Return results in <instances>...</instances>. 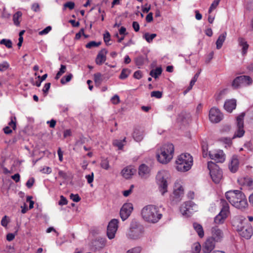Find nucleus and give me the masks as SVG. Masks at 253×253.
Masks as SVG:
<instances>
[{
	"label": "nucleus",
	"mask_w": 253,
	"mask_h": 253,
	"mask_svg": "<svg viewBox=\"0 0 253 253\" xmlns=\"http://www.w3.org/2000/svg\"><path fill=\"white\" fill-rule=\"evenodd\" d=\"M225 197L228 202L236 208L243 209L248 206L245 195L239 190L228 191L225 193Z\"/></svg>",
	"instance_id": "nucleus-1"
},
{
	"label": "nucleus",
	"mask_w": 253,
	"mask_h": 253,
	"mask_svg": "<svg viewBox=\"0 0 253 253\" xmlns=\"http://www.w3.org/2000/svg\"><path fill=\"white\" fill-rule=\"evenodd\" d=\"M141 213L143 219L145 221L152 223H157L162 216V214L160 212L159 208L152 205L145 206L142 209Z\"/></svg>",
	"instance_id": "nucleus-2"
},
{
	"label": "nucleus",
	"mask_w": 253,
	"mask_h": 253,
	"mask_svg": "<svg viewBox=\"0 0 253 253\" xmlns=\"http://www.w3.org/2000/svg\"><path fill=\"white\" fill-rule=\"evenodd\" d=\"M174 150V146L172 144L168 143L163 145L157 154L158 161L162 164L169 163L173 158Z\"/></svg>",
	"instance_id": "nucleus-3"
},
{
	"label": "nucleus",
	"mask_w": 253,
	"mask_h": 253,
	"mask_svg": "<svg viewBox=\"0 0 253 253\" xmlns=\"http://www.w3.org/2000/svg\"><path fill=\"white\" fill-rule=\"evenodd\" d=\"M176 164L178 171H187L191 169L193 165V158L188 153L182 154L178 157Z\"/></svg>",
	"instance_id": "nucleus-4"
},
{
	"label": "nucleus",
	"mask_w": 253,
	"mask_h": 253,
	"mask_svg": "<svg viewBox=\"0 0 253 253\" xmlns=\"http://www.w3.org/2000/svg\"><path fill=\"white\" fill-rule=\"evenodd\" d=\"M143 232V226L139 222L133 220L130 223L127 236L130 239H137L142 236Z\"/></svg>",
	"instance_id": "nucleus-5"
},
{
	"label": "nucleus",
	"mask_w": 253,
	"mask_h": 253,
	"mask_svg": "<svg viewBox=\"0 0 253 253\" xmlns=\"http://www.w3.org/2000/svg\"><path fill=\"white\" fill-rule=\"evenodd\" d=\"M208 168L212 181L215 183H218L222 178V171L219 167L214 163L211 161L208 163Z\"/></svg>",
	"instance_id": "nucleus-6"
},
{
	"label": "nucleus",
	"mask_w": 253,
	"mask_h": 253,
	"mask_svg": "<svg viewBox=\"0 0 253 253\" xmlns=\"http://www.w3.org/2000/svg\"><path fill=\"white\" fill-rule=\"evenodd\" d=\"M220 203L222 209L220 212L214 218V222L216 224H222L227 218L229 213V205L224 199H221Z\"/></svg>",
	"instance_id": "nucleus-7"
},
{
	"label": "nucleus",
	"mask_w": 253,
	"mask_h": 253,
	"mask_svg": "<svg viewBox=\"0 0 253 253\" xmlns=\"http://www.w3.org/2000/svg\"><path fill=\"white\" fill-rule=\"evenodd\" d=\"M168 176L169 174L166 171H159L156 176V179L162 195L167 192L168 181L167 179Z\"/></svg>",
	"instance_id": "nucleus-8"
},
{
	"label": "nucleus",
	"mask_w": 253,
	"mask_h": 253,
	"mask_svg": "<svg viewBox=\"0 0 253 253\" xmlns=\"http://www.w3.org/2000/svg\"><path fill=\"white\" fill-rule=\"evenodd\" d=\"M245 115V113H242L237 117L236 119L237 130L235 132L233 139L236 137H241L244 135L245 133V130H244V117Z\"/></svg>",
	"instance_id": "nucleus-9"
},
{
	"label": "nucleus",
	"mask_w": 253,
	"mask_h": 253,
	"mask_svg": "<svg viewBox=\"0 0 253 253\" xmlns=\"http://www.w3.org/2000/svg\"><path fill=\"white\" fill-rule=\"evenodd\" d=\"M118 220L116 219H113L109 222L107 235L109 239H112L115 237L118 227Z\"/></svg>",
	"instance_id": "nucleus-10"
},
{
	"label": "nucleus",
	"mask_w": 253,
	"mask_h": 253,
	"mask_svg": "<svg viewBox=\"0 0 253 253\" xmlns=\"http://www.w3.org/2000/svg\"><path fill=\"white\" fill-rule=\"evenodd\" d=\"M223 118V115L220 110L216 108L212 107L209 112V119L212 123H217Z\"/></svg>",
	"instance_id": "nucleus-11"
},
{
	"label": "nucleus",
	"mask_w": 253,
	"mask_h": 253,
	"mask_svg": "<svg viewBox=\"0 0 253 253\" xmlns=\"http://www.w3.org/2000/svg\"><path fill=\"white\" fill-rule=\"evenodd\" d=\"M195 205L192 201H187L183 204L180 208V211L183 215L189 216L194 211V207Z\"/></svg>",
	"instance_id": "nucleus-12"
},
{
	"label": "nucleus",
	"mask_w": 253,
	"mask_h": 253,
	"mask_svg": "<svg viewBox=\"0 0 253 253\" xmlns=\"http://www.w3.org/2000/svg\"><path fill=\"white\" fill-rule=\"evenodd\" d=\"M133 210V206L131 203L125 204L120 210V216L122 220L126 219L130 215Z\"/></svg>",
	"instance_id": "nucleus-13"
},
{
	"label": "nucleus",
	"mask_w": 253,
	"mask_h": 253,
	"mask_svg": "<svg viewBox=\"0 0 253 253\" xmlns=\"http://www.w3.org/2000/svg\"><path fill=\"white\" fill-rule=\"evenodd\" d=\"M213 238H208L202 246V251L204 253H210L215 247V243Z\"/></svg>",
	"instance_id": "nucleus-14"
},
{
	"label": "nucleus",
	"mask_w": 253,
	"mask_h": 253,
	"mask_svg": "<svg viewBox=\"0 0 253 253\" xmlns=\"http://www.w3.org/2000/svg\"><path fill=\"white\" fill-rule=\"evenodd\" d=\"M210 158L217 163H223L225 160V155L222 150H217L214 152L211 151L209 153Z\"/></svg>",
	"instance_id": "nucleus-15"
},
{
	"label": "nucleus",
	"mask_w": 253,
	"mask_h": 253,
	"mask_svg": "<svg viewBox=\"0 0 253 253\" xmlns=\"http://www.w3.org/2000/svg\"><path fill=\"white\" fill-rule=\"evenodd\" d=\"M106 245V241L103 238H98L92 241L90 246L93 251L100 250L103 249Z\"/></svg>",
	"instance_id": "nucleus-16"
},
{
	"label": "nucleus",
	"mask_w": 253,
	"mask_h": 253,
	"mask_svg": "<svg viewBox=\"0 0 253 253\" xmlns=\"http://www.w3.org/2000/svg\"><path fill=\"white\" fill-rule=\"evenodd\" d=\"M253 229L250 225L244 226L239 230V234L247 239H250L253 235Z\"/></svg>",
	"instance_id": "nucleus-17"
},
{
	"label": "nucleus",
	"mask_w": 253,
	"mask_h": 253,
	"mask_svg": "<svg viewBox=\"0 0 253 253\" xmlns=\"http://www.w3.org/2000/svg\"><path fill=\"white\" fill-rule=\"evenodd\" d=\"M177 122L182 125H186L191 121V115L189 113L186 112L181 113L177 118Z\"/></svg>",
	"instance_id": "nucleus-18"
},
{
	"label": "nucleus",
	"mask_w": 253,
	"mask_h": 253,
	"mask_svg": "<svg viewBox=\"0 0 253 253\" xmlns=\"http://www.w3.org/2000/svg\"><path fill=\"white\" fill-rule=\"evenodd\" d=\"M107 52L106 49L103 48L98 52L95 59L96 64L101 65L106 61Z\"/></svg>",
	"instance_id": "nucleus-19"
},
{
	"label": "nucleus",
	"mask_w": 253,
	"mask_h": 253,
	"mask_svg": "<svg viewBox=\"0 0 253 253\" xmlns=\"http://www.w3.org/2000/svg\"><path fill=\"white\" fill-rule=\"evenodd\" d=\"M184 194V189L183 187L178 183H175L173 191L174 198L178 200L183 196Z\"/></svg>",
	"instance_id": "nucleus-20"
},
{
	"label": "nucleus",
	"mask_w": 253,
	"mask_h": 253,
	"mask_svg": "<svg viewBox=\"0 0 253 253\" xmlns=\"http://www.w3.org/2000/svg\"><path fill=\"white\" fill-rule=\"evenodd\" d=\"M212 237L214 239V241L216 242L219 241L223 237V233L222 231L217 228V227H213L211 229Z\"/></svg>",
	"instance_id": "nucleus-21"
},
{
	"label": "nucleus",
	"mask_w": 253,
	"mask_h": 253,
	"mask_svg": "<svg viewBox=\"0 0 253 253\" xmlns=\"http://www.w3.org/2000/svg\"><path fill=\"white\" fill-rule=\"evenodd\" d=\"M236 82H240L241 85H249L252 83V80L248 76H241L236 77L234 80V84Z\"/></svg>",
	"instance_id": "nucleus-22"
},
{
	"label": "nucleus",
	"mask_w": 253,
	"mask_h": 253,
	"mask_svg": "<svg viewBox=\"0 0 253 253\" xmlns=\"http://www.w3.org/2000/svg\"><path fill=\"white\" fill-rule=\"evenodd\" d=\"M236 106V100L235 99H229L226 100L224 105V109L229 112H231Z\"/></svg>",
	"instance_id": "nucleus-23"
},
{
	"label": "nucleus",
	"mask_w": 253,
	"mask_h": 253,
	"mask_svg": "<svg viewBox=\"0 0 253 253\" xmlns=\"http://www.w3.org/2000/svg\"><path fill=\"white\" fill-rule=\"evenodd\" d=\"M150 172L149 168L145 164H142L139 168V175L143 178L147 177Z\"/></svg>",
	"instance_id": "nucleus-24"
},
{
	"label": "nucleus",
	"mask_w": 253,
	"mask_h": 253,
	"mask_svg": "<svg viewBox=\"0 0 253 253\" xmlns=\"http://www.w3.org/2000/svg\"><path fill=\"white\" fill-rule=\"evenodd\" d=\"M144 132L142 130L135 128L132 133L134 139L137 142L141 141L143 138Z\"/></svg>",
	"instance_id": "nucleus-25"
},
{
	"label": "nucleus",
	"mask_w": 253,
	"mask_h": 253,
	"mask_svg": "<svg viewBox=\"0 0 253 253\" xmlns=\"http://www.w3.org/2000/svg\"><path fill=\"white\" fill-rule=\"evenodd\" d=\"M136 170L131 167H126L122 171L123 176L126 179L129 178L135 172Z\"/></svg>",
	"instance_id": "nucleus-26"
},
{
	"label": "nucleus",
	"mask_w": 253,
	"mask_h": 253,
	"mask_svg": "<svg viewBox=\"0 0 253 253\" xmlns=\"http://www.w3.org/2000/svg\"><path fill=\"white\" fill-rule=\"evenodd\" d=\"M239 166V161L236 157H233L230 164L229 165V168L232 172L237 171Z\"/></svg>",
	"instance_id": "nucleus-27"
},
{
	"label": "nucleus",
	"mask_w": 253,
	"mask_h": 253,
	"mask_svg": "<svg viewBox=\"0 0 253 253\" xmlns=\"http://www.w3.org/2000/svg\"><path fill=\"white\" fill-rule=\"evenodd\" d=\"M238 42L240 46L242 47V54L243 55L246 54L249 47V44L243 38H239L238 39Z\"/></svg>",
	"instance_id": "nucleus-28"
},
{
	"label": "nucleus",
	"mask_w": 253,
	"mask_h": 253,
	"mask_svg": "<svg viewBox=\"0 0 253 253\" xmlns=\"http://www.w3.org/2000/svg\"><path fill=\"white\" fill-rule=\"evenodd\" d=\"M226 36V32L221 34L216 42V48L219 49L221 48L223 43L224 42Z\"/></svg>",
	"instance_id": "nucleus-29"
},
{
	"label": "nucleus",
	"mask_w": 253,
	"mask_h": 253,
	"mask_svg": "<svg viewBox=\"0 0 253 253\" xmlns=\"http://www.w3.org/2000/svg\"><path fill=\"white\" fill-rule=\"evenodd\" d=\"M193 227L200 237L202 238L204 237V232L201 225L197 223H194Z\"/></svg>",
	"instance_id": "nucleus-30"
},
{
	"label": "nucleus",
	"mask_w": 253,
	"mask_h": 253,
	"mask_svg": "<svg viewBox=\"0 0 253 253\" xmlns=\"http://www.w3.org/2000/svg\"><path fill=\"white\" fill-rule=\"evenodd\" d=\"M241 181L243 184L248 186L249 188L253 189V180L250 177H244L243 179H241Z\"/></svg>",
	"instance_id": "nucleus-31"
},
{
	"label": "nucleus",
	"mask_w": 253,
	"mask_h": 253,
	"mask_svg": "<svg viewBox=\"0 0 253 253\" xmlns=\"http://www.w3.org/2000/svg\"><path fill=\"white\" fill-rule=\"evenodd\" d=\"M162 69L161 67L157 68L155 70H152L150 72V75L156 79L162 74Z\"/></svg>",
	"instance_id": "nucleus-32"
},
{
	"label": "nucleus",
	"mask_w": 253,
	"mask_h": 253,
	"mask_svg": "<svg viewBox=\"0 0 253 253\" xmlns=\"http://www.w3.org/2000/svg\"><path fill=\"white\" fill-rule=\"evenodd\" d=\"M145 60H147V57L140 55L135 58V62L137 66H142L144 64Z\"/></svg>",
	"instance_id": "nucleus-33"
},
{
	"label": "nucleus",
	"mask_w": 253,
	"mask_h": 253,
	"mask_svg": "<svg viewBox=\"0 0 253 253\" xmlns=\"http://www.w3.org/2000/svg\"><path fill=\"white\" fill-rule=\"evenodd\" d=\"M102 75L100 73H97L94 75V81L96 84L100 85L102 81Z\"/></svg>",
	"instance_id": "nucleus-34"
},
{
	"label": "nucleus",
	"mask_w": 253,
	"mask_h": 253,
	"mask_svg": "<svg viewBox=\"0 0 253 253\" xmlns=\"http://www.w3.org/2000/svg\"><path fill=\"white\" fill-rule=\"evenodd\" d=\"M22 16V13L20 11H17L16 12L13 16V20L14 22V23L15 25L18 26L19 25L20 22L19 21L18 19L20 17H21Z\"/></svg>",
	"instance_id": "nucleus-35"
},
{
	"label": "nucleus",
	"mask_w": 253,
	"mask_h": 253,
	"mask_svg": "<svg viewBox=\"0 0 253 253\" xmlns=\"http://www.w3.org/2000/svg\"><path fill=\"white\" fill-rule=\"evenodd\" d=\"M130 73V70L127 68L123 69L121 72L119 78L121 79H126Z\"/></svg>",
	"instance_id": "nucleus-36"
},
{
	"label": "nucleus",
	"mask_w": 253,
	"mask_h": 253,
	"mask_svg": "<svg viewBox=\"0 0 253 253\" xmlns=\"http://www.w3.org/2000/svg\"><path fill=\"white\" fill-rule=\"evenodd\" d=\"M66 67L64 65H61L59 71L56 74L55 79L57 80L66 72Z\"/></svg>",
	"instance_id": "nucleus-37"
},
{
	"label": "nucleus",
	"mask_w": 253,
	"mask_h": 253,
	"mask_svg": "<svg viewBox=\"0 0 253 253\" xmlns=\"http://www.w3.org/2000/svg\"><path fill=\"white\" fill-rule=\"evenodd\" d=\"M156 36L157 35L156 34L150 35L148 33H146L144 35V38L148 42H151Z\"/></svg>",
	"instance_id": "nucleus-38"
},
{
	"label": "nucleus",
	"mask_w": 253,
	"mask_h": 253,
	"mask_svg": "<svg viewBox=\"0 0 253 253\" xmlns=\"http://www.w3.org/2000/svg\"><path fill=\"white\" fill-rule=\"evenodd\" d=\"M100 166L105 169H108L110 168L109 162L107 159H103L101 160Z\"/></svg>",
	"instance_id": "nucleus-39"
},
{
	"label": "nucleus",
	"mask_w": 253,
	"mask_h": 253,
	"mask_svg": "<svg viewBox=\"0 0 253 253\" xmlns=\"http://www.w3.org/2000/svg\"><path fill=\"white\" fill-rule=\"evenodd\" d=\"M101 43V42H96L95 41H91L86 44L85 47L87 48H91L93 47H97L99 46Z\"/></svg>",
	"instance_id": "nucleus-40"
},
{
	"label": "nucleus",
	"mask_w": 253,
	"mask_h": 253,
	"mask_svg": "<svg viewBox=\"0 0 253 253\" xmlns=\"http://www.w3.org/2000/svg\"><path fill=\"white\" fill-rule=\"evenodd\" d=\"M1 44L5 45L7 48H11L12 46V42L10 40L2 39L0 41Z\"/></svg>",
	"instance_id": "nucleus-41"
},
{
	"label": "nucleus",
	"mask_w": 253,
	"mask_h": 253,
	"mask_svg": "<svg viewBox=\"0 0 253 253\" xmlns=\"http://www.w3.org/2000/svg\"><path fill=\"white\" fill-rule=\"evenodd\" d=\"M110 37V34L108 31H106V32L103 35L104 41L107 45H109L111 44L110 43H109V42L111 40Z\"/></svg>",
	"instance_id": "nucleus-42"
},
{
	"label": "nucleus",
	"mask_w": 253,
	"mask_h": 253,
	"mask_svg": "<svg viewBox=\"0 0 253 253\" xmlns=\"http://www.w3.org/2000/svg\"><path fill=\"white\" fill-rule=\"evenodd\" d=\"M73 76L72 74H69L66 77H63L60 81V82L62 84H64L66 83L70 82Z\"/></svg>",
	"instance_id": "nucleus-43"
},
{
	"label": "nucleus",
	"mask_w": 253,
	"mask_h": 253,
	"mask_svg": "<svg viewBox=\"0 0 253 253\" xmlns=\"http://www.w3.org/2000/svg\"><path fill=\"white\" fill-rule=\"evenodd\" d=\"M202 152H203V156L205 158L208 156V146L206 143H203L202 144Z\"/></svg>",
	"instance_id": "nucleus-44"
},
{
	"label": "nucleus",
	"mask_w": 253,
	"mask_h": 253,
	"mask_svg": "<svg viewBox=\"0 0 253 253\" xmlns=\"http://www.w3.org/2000/svg\"><path fill=\"white\" fill-rule=\"evenodd\" d=\"M220 0H214V1L211 4L209 9V13H211V11L216 8V7L218 5L219 1Z\"/></svg>",
	"instance_id": "nucleus-45"
},
{
	"label": "nucleus",
	"mask_w": 253,
	"mask_h": 253,
	"mask_svg": "<svg viewBox=\"0 0 253 253\" xmlns=\"http://www.w3.org/2000/svg\"><path fill=\"white\" fill-rule=\"evenodd\" d=\"M201 250V246L199 243L194 244L193 253H199Z\"/></svg>",
	"instance_id": "nucleus-46"
},
{
	"label": "nucleus",
	"mask_w": 253,
	"mask_h": 253,
	"mask_svg": "<svg viewBox=\"0 0 253 253\" xmlns=\"http://www.w3.org/2000/svg\"><path fill=\"white\" fill-rule=\"evenodd\" d=\"M9 222L10 220L8 219V217L7 215H4L1 220V225L6 227Z\"/></svg>",
	"instance_id": "nucleus-47"
},
{
	"label": "nucleus",
	"mask_w": 253,
	"mask_h": 253,
	"mask_svg": "<svg viewBox=\"0 0 253 253\" xmlns=\"http://www.w3.org/2000/svg\"><path fill=\"white\" fill-rule=\"evenodd\" d=\"M151 97L157 98H161L162 97V92L160 91H153L151 93Z\"/></svg>",
	"instance_id": "nucleus-48"
},
{
	"label": "nucleus",
	"mask_w": 253,
	"mask_h": 253,
	"mask_svg": "<svg viewBox=\"0 0 253 253\" xmlns=\"http://www.w3.org/2000/svg\"><path fill=\"white\" fill-rule=\"evenodd\" d=\"M70 198L75 202H78L81 199L78 194H71Z\"/></svg>",
	"instance_id": "nucleus-49"
},
{
	"label": "nucleus",
	"mask_w": 253,
	"mask_h": 253,
	"mask_svg": "<svg viewBox=\"0 0 253 253\" xmlns=\"http://www.w3.org/2000/svg\"><path fill=\"white\" fill-rule=\"evenodd\" d=\"M219 140L228 145H230L232 144V140L230 138L223 137L220 138Z\"/></svg>",
	"instance_id": "nucleus-50"
},
{
	"label": "nucleus",
	"mask_w": 253,
	"mask_h": 253,
	"mask_svg": "<svg viewBox=\"0 0 253 253\" xmlns=\"http://www.w3.org/2000/svg\"><path fill=\"white\" fill-rule=\"evenodd\" d=\"M9 67V64L7 62H3L0 64V71L1 72L5 71Z\"/></svg>",
	"instance_id": "nucleus-51"
},
{
	"label": "nucleus",
	"mask_w": 253,
	"mask_h": 253,
	"mask_svg": "<svg viewBox=\"0 0 253 253\" xmlns=\"http://www.w3.org/2000/svg\"><path fill=\"white\" fill-rule=\"evenodd\" d=\"M113 145L119 148V149H122L123 147L124 144L122 141L115 140L113 141Z\"/></svg>",
	"instance_id": "nucleus-52"
},
{
	"label": "nucleus",
	"mask_w": 253,
	"mask_h": 253,
	"mask_svg": "<svg viewBox=\"0 0 253 253\" xmlns=\"http://www.w3.org/2000/svg\"><path fill=\"white\" fill-rule=\"evenodd\" d=\"M68 203L67 199L63 196H60V200L58 202V204L60 206L66 205Z\"/></svg>",
	"instance_id": "nucleus-53"
},
{
	"label": "nucleus",
	"mask_w": 253,
	"mask_h": 253,
	"mask_svg": "<svg viewBox=\"0 0 253 253\" xmlns=\"http://www.w3.org/2000/svg\"><path fill=\"white\" fill-rule=\"evenodd\" d=\"M141 248L140 247H135L128 250L126 253H140Z\"/></svg>",
	"instance_id": "nucleus-54"
},
{
	"label": "nucleus",
	"mask_w": 253,
	"mask_h": 253,
	"mask_svg": "<svg viewBox=\"0 0 253 253\" xmlns=\"http://www.w3.org/2000/svg\"><path fill=\"white\" fill-rule=\"evenodd\" d=\"M64 7L69 8L70 10L74 9L75 7V3L72 1H68L64 4Z\"/></svg>",
	"instance_id": "nucleus-55"
},
{
	"label": "nucleus",
	"mask_w": 253,
	"mask_h": 253,
	"mask_svg": "<svg viewBox=\"0 0 253 253\" xmlns=\"http://www.w3.org/2000/svg\"><path fill=\"white\" fill-rule=\"evenodd\" d=\"M58 175L60 176V177L62 178L64 180L67 179L69 177L68 174L62 170L59 171Z\"/></svg>",
	"instance_id": "nucleus-56"
},
{
	"label": "nucleus",
	"mask_w": 253,
	"mask_h": 253,
	"mask_svg": "<svg viewBox=\"0 0 253 253\" xmlns=\"http://www.w3.org/2000/svg\"><path fill=\"white\" fill-rule=\"evenodd\" d=\"M51 30V27L50 26H48L46 27L45 29H44L43 30L40 31L39 32L40 35H43L47 34L49 31H50Z\"/></svg>",
	"instance_id": "nucleus-57"
},
{
	"label": "nucleus",
	"mask_w": 253,
	"mask_h": 253,
	"mask_svg": "<svg viewBox=\"0 0 253 253\" xmlns=\"http://www.w3.org/2000/svg\"><path fill=\"white\" fill-rule=\"evenodd\" d=\"M111 101L114 104H118L120 101L119 96L118 95H115L112 98Z\"/></svg>",
	"instance_id": "nucleus-58"
},
{
	"label": "nucleus",
	"mask_w": 253,
	"mask_h": 253,
	"mask_svg": "<svg viewBox=\"0 0 253 253\" xmlns=\"http://www.w3.org/2000/svg\"><path fill=\"white\" fill-rule=\"evenodd\" d=\"M50 85H51V84L49 83H46L45 84V85L43 87V88L42 89V91H43V93L45 94V95L48 93V90L50 87Z\"/></svg>",
	"instance_id": "nucleus-59"
},
{
	"label": "nucleus",
	"mask_w": 253,
	"mask_h": 253,
	"mask_svg": "<svg viewBox=\"0 0 253 253\" xmlns=\"http://www.w3.org/2000/svg\"><path fill=\"white\" fill-rule=\"evenodd\" d=\"M34 182H35V180L33 178H32L30 179L29 180H28L27 181V182H26L27 187L29 188H31L33 186Z\"/></svg>",
	"instance_id": "nucleus-60"
},
{
	"label": "nucleus",
	"mask_w": 253,
	"mask_h": 253,
	"mask_svg": "<svg viewBox=\"0 0 253 253\" xmlns=\"http://www.w3.org/2000/svg\"><path fill=\"white\" fill-rule=\"evenodd\" d=\"M93 173L92 172L91 174L86 175L85 178H86L88 183H91L93 181Z\"/></svg>",
	"instance_id": "nucleus-61"
},
{
	"label": "nucleus",
	"mask_w": 253,
	"mask_h": 253,
	"mask_svg": "<svg viewBox=\"0 0 253 253\" xmlns=\"http://www.w3.org/2000/svg\"><path fill=\"white\" fill-rule=\"evenodd\" d=\"M133 77L137 79H140L142 77L141 71L138 70L134 73Z\"/></svg>",
	"instance_id": "nucleus-62"
},
{
	"label": "nucleus",
	"mask_w": 253,
	"mask_h": 253,
	"mask_svg": "<svg viewBox=\"0 0 253 253\" xmlns=\"http://www.w3.org/2000/svg\"><path fill=\"white\" fill-rule=\"evenodd\" d=\"M132 27L135 32H138L139 30V25L137 22L134 21L132 23Z\"/></svg>",
	"instance_id": "nucleus-63"
},
{
	"label": "nucleus",
	"mask_w": 253,
	"mask_h": 253,
	"mask_svg": "<svg viewBox=\"0 0 253 253\" xmlns=\"http://www.w3.org/2000/svg\"><path fill=\"white\" fill-rule=\"evenodd\" d=\"M32 9L35 12L40 11V5L38 3H35L32 5Z\"/></svg>",
	"instance_id": "nucleus-64"
}]
</instances>
